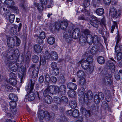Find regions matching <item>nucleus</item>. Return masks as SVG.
Returning <instances> with one entry per match:
<instances>
[{"instance_id": "3c124183", "label": "nucleus", "mask_w": 122, "mask_h": 122, "mask_svg": "<svg viewBox=\"0 0 122 122\" xmlns=\"http://www.w3.org/2000/svg\"><path fill=\"white\" fill-rule=\"evenodd\" d=\"M50 66L52 68V70L58 67L57 64L54 62H52L51 63Z\"/></svg>"}, {"instance_id": "e2e57ef3", "label": "nucleus", "mask_w": 122, "mask_h": 122, "mask_svg": "<svg viewBox=\"0 0 122 122\" xmlns=\"http://www.w3.org/2000/svg\"><path fill=\"white\" fill-rule=\"evenodd\" d=\"M73 110H72L67 111L66 112V114L69 116H72Z\"/></svg>"}, {"instance_id": "de8ad7c7", "label": "nucleus", "mask_w": 122, "mask_h": 122, "mask_svg": "<svg viewBox=\"0 0 122 122\" xmlns=\"http://www.w3.org/2000/svg\"><path fill=\"white\" fill-rule=\"evenodd\" d=\"M90 2L88 0H85L84 1L83 5L85 7H87L89 5Z\"/></svg>"}, {"instance_id": "bf43d9fd", "label": "nucleus", "mask_w": 122, "mask_h": 122, "mask_svg": "<svg viewBox=\"0 0 122 122\" xmlns=\"http://www.w3.org/2000/svg\"><path fill=\"white\" fill-rule=\"evenodd\" d=\"M93 59L92 57L89 56L87 58L86 61L87 62L90 63L92 62L93 61Z\"/></svg>"}, {"instance_id": "2eb2a0df", "label": "nucleus", "mask_w": 122, "mask_h": 122, "mask_svg": "<svg viewBox=\"0 0 122 122\" xmlns=\"http://www.w3.org/2000/svg\"><path fill=\"white\" fill-rule=\"evenodd\" d=\"M34 49L35 52L37 53L41 52L42 50V48L41 46L38 45H35L34 46Z\"/></svg>"}, {"instance_id": "7ed1b4c3", "label": "nucleus", "mask_w": 122, "mask_h": 122, "mask_svg": "<svg viewBox=\"0 0 122 122\" xmlns=\"http://www.w3.org/2000/svg\"><path fill=\"white\" fill-rule=\"evenodd\" d=\"M7 44L8 46L10 48H12L15 46H20L21 41L20 39L16 38V40L12 37H9L7 40Z\"/></svg>"}, {"instance_id": "f3484780", "label": "nucleus", "mask_w": 122, "mask_h": 122, "mask_svg": "<svg viewBox=\"0 0 122 122\" xmlns=\"http://www.w3.org/2000/svg\"><path fill=\"white\" fill-rule=\"evenodd\" d=\"M89 64V63L87 62L86 60H85L82 61L81 66L83 69L86 70L88 68Z\"/></svg>"}, {"instance_id": "cd10ccee", "label": "nucleus", "mask_w": 122, "mask_h": 122, "mask_svg": "<svg viewBox=\"0 0 122 122\" xmlns=\"http://www.w3.org/2000/svg\"><path fill=\"white\" fill-rule=\"evenodd\" d=\"M77 77L79 78L83 77L85 76L84 72L82 70H79L77 73Z\"/></svg>"}, {"instance_id": "f8f14e48", "label": "nucleus", "mask_w": 122, "mask_h": 122, "mask_svg": "<svg viewBox=\"0 0 122 122\" xmlns=\"http://www.w3.org/2000/svg\"><path fill=\"white\" fill-rule=\"evenodd\" d=\"M68 88L72 90H76L77 88V86L75 84L72 82H69L67 84Z\"/></svg>"}, {"instance_id": "2f4dec72", "label": "nucleus", "mask_w": 122, "mask_h": 122, "mask_svg": "<svg viewBox=\"0 0 122 122\" xmlns=\"http://www.w3.org/2000/svg\"><path fill=\"white\" fill-rule=\"evenodd\" d=\"M92 3L94 6L96 8L99 6L100 3V0H92Z\"/></svg>"}, {"instance_id": "603ef678", "label": "nucleus", "mask_w": 122, "mask_h": 122, "mask_svg": "<svg viewBox=\"0 0 122 122\" xmlns=\"http://www.w3.org/2000/svg\"><path fill=\"white\" fill-rule=\"evenodd\" d=\"M9 76L10 78L11 79H14L16 78V75L12 72H10L9 74Z\"/></svg>"}, {"instance_id": "6ab92c4d", "label": "nucleus", "mask_w": 122, "mask_h": 122, "mask_svg": "<svg viewBox=\"0 0 122 122\" xmlns=\"http://www.w3.org/2000/svg\"><path fill=\"white\" fill-rule=\"evenodd\" d=\"M43 4L39 3L37 4L35 3L34 5L36 7L39 11H41L43 10L44 8Z\"/></svg>"}, {"instance_id": "864d4df0", "label": "nucleus", "mask_w": 122, "mask_h": 122, "mask_svg": "<svg viewBox=\"0 0 122 122\" xmlns=\"http://www.w3.org/2000/svg\"><path fill=\"white\" fill-rule=\"evenodd\" d=\"M40 65H42L43 66H44L46 64V61L45 58H41L40 61Z\"/></svg>"}, {"instance_id": "ddd939ff", "label": "nucleus", "mask_w": 122, "mask_h": 122, "mask_svg": "<svg viewBox=\"0 0 122 122\" xmlns=\"http://www.w3.org/2000/svg\"><path fill=\"white\" fill-rule=\"evenodd\" d=\"M97 18L95 17L94 19L95 20H91L90 21V23L91 25L96 28L98 27V23L97 20Z\"/></svg>"}, {"instance_id": "f257e3e1", "label": "nucleus", "mask_w": 122, "mask_h": 122, "mask_svg": "<svg viewBox=\"0 0 122 122\" xmlns=\"http://www.w3.org/2000/svg\"><path fill=\"white\" fill-rule=\"evenodd\" d=\"M14 62L11 61L10 62L9 67L10 70L14 72H15L19 69H20V73L19 74L21 80L26 75V70L22 66V64L20 62L17 63L15 64Z\"/></svg>"}, {"instance_id": "c03bdc74", "label": "nucleus", "mask_w": 122, "mask_h": 122, "mask_svg": "<svg viewBox=\"0 0 122 122\" xmlns=\"http://www.w3.org/2000/svg\"><path fill=\"white\" fill-rule=\"evenodd\" d=\"M15 18L14 15L11 14L9 16V21L11 23H13L14 21Z\"/></svg>"}, {"instance_id": "ea45409f", "label": "nucleus", "mask_w": 122, "mask_h": 122, "mask_svg": "<svg viewBox=\"0 0 122 122\" xmlns=\"http://www.w3.org/2000/svg\"><path fill=\"white\" fill-rule=\"evenodd\" d=\"M52 73L55 75L56 76L58 75L59 73V70L58 67L52 70Z\"/></svg>"}, {"instance_id": "412c9836", "label": "nucleus", "mask_w": 122, "mask_h": 122, "mask_svg": "<svg viewBox=\"0 0 122 122\" xmlns=\"http://www.w3.org/2000/svg\"><path fill=\"white\" fill-rule=\"evenodd\" d=\"M69 105L72 109L76 108L77 106V102L75 100H72L69 102Z\"/></svg>"}, {"instance_id": "6e6d98bb", "label": "nucleus", "mask_w": 122, "mask_h": 122, "mask_svg": "<svg viewBox=\"0 0 122 122\" xmlns=\"http://www.w3.org/2000/svg\"><path fill=\"white\" fill-rule=\"evenodd\" d=\"M46 37L45 33L44 32H42L41 33L39 37L41 39H44Z\"/></svg>"}, {"instance_id": "9d476101", "label": "nucleus", "mask_w": 122, "mask_h": 122, "mask_svg": "<svg viewBox=\"0 0 122 122\" xmlns=\"http://www.w3.org/2000/svg\"><path fill=\"white\" fill-rule=\"evenodd\" d=\"M35 65H33L32 66V68L34 67L32 73V77L34 78L36 77L37 75L39 70L38 67H35Z\"/></svg>"}, {"instance_id": "4468645a", "label": "nucleus", "mask_w": 122, "mask_h": 122, "mask_svg": "<svg viewBox=\"0 0 122 122\" xmlns=\"http://www.w3.org/2000/svg\"><path fill=\"white\" fill-rule=\"evenodd\" d=\"M5 4L9 7L12 8L14 5L15 2L12 0H6L4 2Z\"/></svg>"}, {"instance_id": "aec40b11", "label": "nucleus", "mask_w": 122, "mask_h": 122, "mask_svg": "<svg viewBox=\"0 0 122 122\" xmlns=\"http://www.w3.org/2000/svg\"><path fill=\"white\" fill-rule=\"evenodd\" d=\"M45 97V102L49 104L52 102L53 101V99L52 97L50 96H48Z\"/></svg>"}, {"instance_id": "7c9ffc66", "label": "nucleus", "mask_w": 122, "mask_h": 122, "mask_svg": "<svg viewBox=\"0 0 122 122\" xmlns=\"http://www.w3.org/2000/svg\"><path fill=\"white\" fill-rule=\"evenodd\" d=\"M97 61L99 63L102 64H103L105 61L103 57L102 56H99L97 58Z\"/></svg>"}, {"instance_id": "13d9d810", "label": "nucleus", "mask_w": 122, "mask_h": 122, "mask_svg": "<svg viewBox=\"0 0 122 122\" xmlns=\"http://www.w3.org/2000/svg\"><path fill=\"white\" fill-rule=\"evenodd\" d=\"M84 34L85 36H89L90 34V31L89 30L87 29H86L84 30L83 31Z\"/></svg>"}, {"instance_id": "f704fd0d", "label": "nucleus", "mask_w": 122, "mask_h": 122, "mask_svg": "<svg viewBox=\"0 0 122 122\" xmlns=\"http://www.w3.org/2000/svg\"><path fill=\"white\" fill-rule=\"evenodd\" d=\"M86 83L85 79L84 77L81 78L79 80V84L82 86H84Z\"/></svg>"}, {"instance_id": "dca6fc26", "label": "nucleus", "mask_w": 122, "mask_h": 122, "mask_svg": "<svg viewBox=\"0 0 122 122\" xmlns=\"http://www.w3.org/2000/svg\"><path fill=\"white\" fill-rule=\"evenodd\" d=\"M103 83L107 85L109 84H110L112 82V80L109 76H106L104 79Z\"/></svg>"}, {"instance_id": "1a4fd4ad", "label": "nucleus", "mask_w": 122, "mask_h": 122, "mask_svg": "<svg viewBox=\"0 0 122 122\" xmlns=\"http://www.w3.org/2000/svg\"><path fill=\"white\" fill-rule=\"evenodd\" d=\"M93 94L92 92L91 91H89L85 93L84 96L85 100H90L93 98Z\"/></svg>"}, {"instance_id": "423d86ee", "label": "nucleus", "mask_w": 122, "mask_h": 122, "mask_svg": "<svg viewBox=\"0 0 122 122\" xmlns=\"http://www.w3.org/2000/svg\"><path fill=\"white\" fill-rule=\"evenodd\" d=\"M104 97V94L102 92H99L98 94L95 95L94 97V102L96 104L99 103L100 100H103Z\"/></svg>"}, {"instance_id": "f03ea898", "label": "nucleus", "mask_w": 122, "mask_h": 122, "mask_svg": "<svg viewBox=\"0 0 122 122\" xmlns=\"http://www.w3.org/2000/svg\"><path fill=\"white\" fill-rule=\"evenodd\" d=\"M19 51L17 49H9L6 53V56L11 60L16 59L19 60Z\"/></svg>"}, {"instance_id": "4d7b16f0", "label": "nucleus", "mask_w": 122, "mask_h": 122, "mask_svg": "<svg viewBox=\"0 0 122 122\" xmlns=\"http://www.w3.org/2000/svg\"><path fill=\"white\" fill-rule=\"evenodd\" d=\"M11 8L14 10L15 13H16V14L18 13L19 11V10L17 7L13 6Z\"/></svg>"}, {"instance_id": "338daca9", "label": "nucleus", "mask_w": 122, "mask_h": 122, "mask_svg": "<svg viewBox=\"0 0 122 122\" xmlns=\"http://www.w3.org/2000/svg\"><path fill=\"white\" fill-rule=\"evenodd\" d=\"M44 80V78L43 76H41L39 77V82L41 83L43 82Z\"/></svg>"}, {"instance_id": "473e14b6", "label": "nucleus", "mask_w": 122, "mask_h": 122, "mask_svg": "<svg viewBox=\"0 0 122 122\" xmlns=\"http://www.w3.org/2000/svg\"><path fill=\"white\" fill-rule=\"evenodd\" d=\"M9 81L11 85L13 86L15 85L17 83V81L16 78L14 79L9 78Z\"/></svg>"}, {"instance_id": "a878e982", "label": "nucleus", "mask_w": 122, "mask_h": 122, "mask_svg": "<svg viewBox=\"0 0 122 122\" xmlns=\"http://www.w3.org/2000/svg\"><path fill=\"white\" fill-rule=\"evenodd\" d=\"M86 37L85 38V36L83 35H81L79 38V43L81 44H83V43L86 42Z\"/></svg>"}, {"instance_id": "c756f323", "label": "nucleus", "mask_w": 122, "mask_h": 122, "mask_svg": "<svg viewBox=\"0 0 122 122\" xmlns=\"http://www.w3.org/2000/svg\"><path fill=\"white\" fill-rule=\"evenodd\" d=\"M55 41V39L53 37H48L47 39V42L49 44H53L54 43Z\"/></svg>"}, {"instance_id": "a19ab883", "label": "nucleus", "mask_w": 122, "mask_h": 122, "mask_svg": "<svg viewBox=\"0 0 122 122\" xmlns=\"http://www.w3.org/2000/svg\"><path fill=\"white\" fill-rule=\"evenodd\" d=\"M121 46V44H116L115 47V51L116 53H118L120 51V47Z\"/></svg>"}, {"instance_id": "0eeeda50", "label": "nucleus", "mask_w": 122, "mask_h": 122, "mask_svg": "<svg viewBox=\"0 0 122 122\" xmlns=\"http://www.w3.org/2000/svg\"><path fill=\"white\" fill-rule=\"evenodd\" d=\"M121 12L120 10L117 11L114 8H111L110 10L109 14L113 17H119L121 15Z\"/></svg>"}, {"instance_id": "0e129e2a", "label": "nucleus", "mask_w": 122, "mask_h": 122, "mask_svg": "<svg viewBox=\"0 0 122 122\" xmlns=\"http://www.w3.org/2000/svg\"><path fill=\"white\" fill-rule=\"evenodd\" d=\"M81 112L84 114H85L86 113V112L87 110L85 108L83 107L81 108L80 110Z\"/></svg>"}, {"instance_id": "5701e85b", "label": "nucleus", "mask_w": 122, "mask_h": 122, "mask_svg": "<svg viewBox=\"0 0 122 122\" xmlns=\"http://www.w3.org/2000/svg\"><path fill=\"white\" fill-rule=\"evenodd\" d=\"M9 97L10 100H13V101H17L18 100L17 96L13 93L10 94L9 95Z\"/></svg>"}, {"instance_id": "bb28decb", "label": "nucleus", "mask_w": 122, "mask_h": 122, "mask_svg": "<svg viewBox=\"0 0 122 122\" xmlns=\"http://www.w3.org/2000/svg\"><path fill=\"white\" fill-rule=\"evenodd\" d=\"M104 12V10L102 8H99L97 9L96 12V14L99 15H102Z\"/></svg>"}, {"instance_id": "4be33fe9", "label": "nucleus", "mask_w": 122, "mask_h": 122, "mask_svg": "<svg viewBox=\"0 0 122 122\" xmlns=\"http://www.w3.org/2000/svg\"><path fill=\"white\" fill-rule=\"evenodd\" d=\"M56 99H58L61 103H66L68 101V99L67 97L66 96H62L61 98H58L57 97H56Z\"/></svg>"}, {"instance_id": "a211bd4d", "label": "nucleus", "mask_w": 122, "mask_h": 122, "mask_svg": "<svg viewBox=\"0 0 122 122\" xmlns=\"http://www.w3.org/2000/svg\"><path fill=\"white\" fill-rule=\"evenodd\" d=\"M68 25L67 22L65 21H62L60 24V27L61 28L62 30L65 29Z\"/></svg>"}, {"instance_id": "393cba45", "label": "nucleus", "mask_w": 122, "mask_h": 122, "mask_svg": "<svg viewBox=\"0 0 122 122\" xmlns=\"http://www.w3.org/2000/svg\"><path fill=\"white\" fill-rule=\"evenodd\" d=\"M66 91V87L64 85H61L60 88L58 87V92H62L63 94H64Z\"/></svg>"}, {"instance_id": "e433bc0d", "label": "nucleus", "mask_w": 122, "mask_h": 122, "mask_svg": "<svg viewBox=\"0 0 122 122\" xmlns=\"http://www.w3.org/2000/svg\"><path fill=\"white\" fill-rule=\"evenodd\" d=\"M68 96L71 97H74L76 95L75 92L74 90L69 91L68 92Z\"/></svg>"}, {"instance_id": "09e8293b", "label": "nucleus", "mask_w": 122, "mask_h": 122, "mask_svg": "<svg viewBox=\"0 0 122 122\" xmlns=\"http://www.w3.org/2000/svg\"><path fill=\"white\" fill-rule=\"evenodd\" d=\"M97 49L96 47H95V46H94L91 50L90 52L92 54H95L97 51Z\"/></svg>"}, {"instance_id": "680f3d73", "label": "nucleus", "mask_w": 122, "mask_h": 122, "mask_svg": "<svg viewBox=\"0 0 122 122\" xmlns=\"http://www.w3.org/2000/svg\"><path fill=\"white\" fill-rule=\"evenodd\" d=\"M76 33L73 31L72 36L73 38L75 39H76L78 37V34L76 35Z\"/></svg>"}, {"instance_id": "69168bd1", "label": "nucleus", "mask_w": 122, "mask_h": 122, "mask_svg": "<svg viewBox=\"0 0 122 122\" xmlns=\"http://www.w3.org/2000/svg\"><path fill=\"white\" fill-rule=\"evenodd\" d=\"M114 25H112V29H111V32L112 33H113V31L114 30V29L115 28V26L117 25V23L116 22H114Z\"/></svg>"}, {"instance_id": "6e6552de", "label": "nucleus", "mask_w": 122, "mask_h": 122, "mask_svg": "<svg viewBox=\"0 0 122 122\" xmlns=\"http://www.w3.org/2000/svg\"><path fill=\"white\" fill-rule=\"evenodd\" d=\"M47 88L50 94H53L58 92V86L51 85Z\"/></svg>"}, {"instance_id": "37998d69", "label": "nucleus", "mask_w": 122, "mask_h": 122, "mask_svg": "<svg viewBox=\"0 0 122 122\" xmlns=\"http://www.w3.org/2000/svg\"><path fill=\"white\" fill-rule=\"evenodd\" d=\"M16 101H13L10 102L9 103L10 105L11 108L14 109L16 107Z\"/></svg>"}, {"instance_id": "58836bf2", "label": "nucleus", "mask_w": 122, "mask_h": 122, "mask_svg": "<svg viewBox=\"0 0 122 122\" xmlns=\"http://www.w3.org/2000/svg\"><path fill=\"white\" fill-rule=\"evenodd\" d=\"M109 68L112 72H114L115 70V66L112 63H110L109 65Z\"/></svg>"}, {"instance_id": "49530a36", "label": "nucleus", "mask_w": 122, "mask_h": 122, "mask_svg": "<svg viewBox=\"0 0 122 122\" xmlns=\"http://www.w3.org/2000/svg\"><path fill=\"white\" fill-rule=\"evenodd\" d=\"M85 89L83 87H82L80 89L78 90V93L79 95L81 96L82 95L84 92Z\"/></svg>"}, {"instance_id": "20e7f679", "label": "nucleus", "mask_w": 122, "mask_h": 122, "mask_svg": "<svg viewBox=\"0 0 122 122\" xmlns=\"http://www.w3.org/2000/svg\"><path fill=\"white\" fill-rule=\"evenodd\" d=\"M30 92L28 93L26 97L29 101H32L35 98V96L33 92L34 82L31 80H30Z\"/></svg>"}, {"instance_id": "8fccbe9b", "label": "nucleus", "mask_w": 122, "mask_h": 122, "mask_svg": "<svg viewBox=\"0 0 122 122\" xmlns=\"http://www.w3.org/2000/svg\"><path fill=\"white\" fill-rule=\"evenodd\" d=\"M50 94L48 89L47 88L44 91L43 95L45 97L48 96H50L49 95Z\"/></svg>"}, {"instance_id": "b1692460", "label": "nucleus", "mask_w": 122, "mask_h": 122, "mask_svg": "<svg viewBox=\"0 0 122 122\" xmlns=\"http://www.w3.org/2000/svg\"><path fill=\"white\" fill-rule=\"evenodd\" d=\"M50 56V57L55 60H56L58 58V55L55 52H51V53Z\"/></svg>"}, {"instance_id": "72a5a7b5", "label": "nucleus", "mask_w": 122, "mask_h": 122, "mask_svg": "<svg viewBox=\"0 0 122 122\" xmlns=\"http://www.w3.org/2000/svg\"><path fill=\"white\" fill-rule=\"evenodd\" d=\"M19 6L23 9L25 10V0H20L19 4Z\"/></svg>"}, {"instance_id": "4c0bfd02", "label": "nucleus", "mask_w": 122, "mask_h": 122, "mask_svg": "<svg viewBox=\"0 0 122 122\" xmlns=\"http://www.w3.org/2000/svg\"><path fill=\"white\" fill-rule=\"evenodd\" d=\"M32 60L33 62L36 63L38 61L39 58L37 56L34 55L32 56Z\"/></svg>"}, {"instance_id": "052dcab7", "label": "nucleus", "mask_w": 122, "mask_h": 122, "mask_svg": "<svg viewBox=\"0 0 122 122\" xmlns=\"http://www.w3.org/2000/svg\"><path fill=\"white\" fill-rule=\"evenodd\" d=\"M118 54L117 56V60L119 61L122 58V53L120 52L118 53Z\"/></svg>"}, {"instance_id": "c85d7f7f", "label": "nucleus", "mask_w": 122, "mask_h": 122, "mask_svg": "<svg viewBox=\"0 0 122 122\" xmlns=\"http://www.w3.org/2000/svg\"><path fill=\"white\" fill-rule=\"evenodd\" d=\"M87 40L86 42H87L90 44H91L93 41V37L91 35H89V36H86V37Z\"/></svg>"}, {"instance_id": "5fc2aeb1", "label": "nucleus", "mask_w": 122, "mask_h": 122, "mask_svg": "<svg viewBox=\"0 0 122 122\" xmlns=\"http://www.w3.org/2000/svg\"><path fill=\"white\" fill-rule=\"evenodd\" d=\"M51 80L50 76L47 74L45 76V80L47 82H49Z\"/></svg>"}, {"instance_id": "79ce46f5", "label": "nucleus", "mask_w": 122, "mask_h": 122, "mask_svg": "<svg viewBox=\"0 0 122 122\" xmlns=\"http://www.w3.org/2000/svg\"><path fill=\"white\" fill-rule=\"evenodd\" d=\"M44 58L47 59L50 57V54L48 51H46L44 53Z\"/></svg>"}, {"instance_id": "c9c22d12", "label": "nucleus", "mask_w": 122, "mask_h": 122, "mask_svg": "<svg viewBox=\"0 0 122 122\" xmlns=\"http://www.w3.org/2000/svg\"><path fill=\"white\" fill-rule=\"evenodd\" d=\"M79 112L78 110L75 109L73 111L72 116L73 117H77L79 116Z\"/></svg>"}, {"instance_id": "39448f33", "label": "nucleus", "mask_w": 122, "mask_h": 122, "mask_svg": "<svg viewBox=\"0 0 122 122\" xmlns=\"http://www.w3.org/2000/svg\"><path fill=\"white\" fill-rule=\"evenodd\" d=\"M38 117L40 120L43 119L45 117H47V118L48 119H49L51 117L50 115L48 112H45L42 110L38 111Z\"/></svg>"}, {"instance_id": "a18cd8bd", "label": "nucleus", "mask_w": 122, "mask_h": 122, "mask_svg": "<svg viewBox=\"0 0 122 122\" xmlns=\"http://www.w3.org/2000/svg\"><path fill=\"white\" fill-rule=\"evenodd\" d=\"M5 89L7 91L12 92L13 90V87L9 85H6L5 86Z\"/></svg>"}, {"instance_id": "774afa93", "label": "nucleus", "mask_w": 122, "mask_h": 122, "mask_svg": "<svg viewBox=\"0 0 122 122\" xmlns=\"http://www.w3.org/2000/svg\"><path fill=\"white\" fill-rule=\"evenodd\" d=\"M115 76L116 79L117 80H119L120 78V76L118 73H116L115 74Z\"/></svg>"}, {"instance_id": "9b49d317", "label": "nucleus", "mask_w": 122, "mask_h": 122, "mask_svg": "<svg viewBox=\"0 0 122 122\" xmlns=\"http://www.w3.org/2000/svg\"><path fill=\"white\" fill-rule=\"evenodd\" d=\"M71 31L70 30L65 29L63 35V37L67 39L70 37Z\"/></svg>"}]
</instances>
